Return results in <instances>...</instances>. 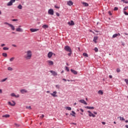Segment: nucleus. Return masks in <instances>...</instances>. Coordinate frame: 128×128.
I'll list each match as a JSON object with an SVG mask.
<instances>
[{"instance_id": "f257e3e1", "label": "nucleus", "mask_w": 128, "mask_h": 128, "mask_svg": "<svg viewBox=\"0 0 128 128\" xmlns=\"http://www.w3.org/2000/svg\"><path fill=\"white\" fill-rule=\"evenodd\" d=\"M32 51L30 50H28L26 52V55L24 56L26 60H30L32 58Z\"/></svg>"}, {"instance_id": "f03ea898", "label": "nucleus", "mask_w": 128, "mask_h": 128, "mask_svg": "<svg viewBox=\"0 0 128 128\" xmlns=\"http://www.w3.org/2000/svg\"><path fill=\"white\" fill-rule=\"evenodd\" d=\"M64 50H66V52H72V48L68 46H65Z\"/></svg>"}, {"instance_id": "7ed1b4c3", "label": "nucleus", "mask_w": 128, "mask_h": 128, "mask_svg": "<svg viewBox=\"0 0 128 128\" xmlns=\"http://www.w3.org/2000/svg\"><path fill=\"white\" fill-rule=\"evenodd\" d=\"M16 2V0H10V2H9L7 4L8 6H12V4Z\"/></svg>"}, {"instance_id": "20e7f679", "label": "nucleus", "mask_w": 128, "mask_h": 128, "mask_svg": "<svg viewBox=\"0 0 128 128\" xmlns=\"http://www.w3.org/2000/svg\"><path fill=\"white\" fill-rule=\"evenodd\" d=\"M56 94H58V92H56V91H54L53 92V93H51L50 94L52 96H54V98H56L58 97Z\"/></svg>"}, {"instance_id": "39448f33", "label": "nucleus", "mask_w": 128, "mask_h": 128, "mask_svg": "<svg viewBox=\"0 0 128 128\" xmlns=\"http://www.w3.org/2000/svg\"><path fill=\"white\" fill-rule=\"evenodd\" d=\"M48 14H50L51 16H54V10L50 9L48 10Z\"/></svg>"}, {"instance_id": "423d86ee", "label": "nucleus", "mask_w": 128, "mask_h": 128, "mask_svg": "<svg viewBox=\"0 0 128 128\" xmlns=\"http://www.w3.org/2000/svg\"><path fill=\"white\" fill-rule=\"evenodd\" d=\"M52 54H54V56H56V54L52 53V52H50L48 53V56L49 58H52Z\"/></svg>"}, {"instance_id": "0eeeda50", "label": "nucleus", "mask_w": 128, "mask_h": 128, "mask_svg": "<svg viewBox=\"0 0 128 128\" xmlns=\"http://www.w3.org/2000/svg\"><path fill=\"white\" fill-rule=\"evenodd\" d=\"M12 102H8V104H9V106H16V102H14V101H12Z\"/></svg>"}, {"instance_id": "6e6552de", "label": "nucleus", "mask_w": 128, "mask_h": 128, "mask_svg": "<svg viewBox=\"0 0 128 128\" xmlns=\"http://www.w3.org/2000/svg\"><path fill=\"white\" fill-rule=\"evenodd\" d=\"M88 112L89 116H92V118H96V115L94 114L90 111L88 110Z\"/></svg>"}, {"instance_id": "1a4fd4ad", "label": "nucleus", "mask_w": 128, "mask_h": 128, "mask_svg": "<svg viewBox=\"0 0 128 128\" xmlns=\"http://www.w3.org/2000/svg\"><path fill=\"white\" fill-rule=\"evenodd\" d=\"M47 62L48 64V65H49V66H54V62H52L50 60H48Z\"/></svg>"}, {"instance_id": "9d476101", "label": "nucleus", "mask_w": 128, "mask_h": 128, "mask_svg": "<svg viewBox=\"0 0 128 128\" xmlns=\"http://www.w3.org/2000/svg\"><path fill=\"white\" fill-rule=\"evenodd\" d=\"M50 72L51 74H52V76H58V73H56V72L54 70H50Z\"/></svg>"}, {"instance_id": "9b49d317", "label": "nucleus", "mask_w": 128, "mask_h": 128, "mask_svg": "<svg viewBox=\"0 0 128 128\" xmlns=\"http://www.w3.org/2000/svg\"><path fill=\"white\" fill-rule=\"evenodd\" d=\"M68 24L69 26H74V22L73 20H71L70 22H68Z\"/></svg>"}, {"instance_id": "f8f14e48", "label": "nucleus", "mask_w": 128, "mask_h": 128, "mask_svg": "<svg viewBox=\"0 0 128 128\" xmlns=\"http://www.w3.org/2000/svg\"><path fill=\"white\" fill-rule=\"evenodd\" d=\"M11 96H14V98H20V95L19 94H17L16 95V94H14V93H12L11 94Z\"/></svg>"}, {"instance_id": "ddd939ff", "label": "nucleus", "mask_w": 128, "mask_h": 128, "mask_svg": "<svg viewBox=\"0 0 128 128\" xmlns=\"http://www.w3.org/2000/svg\"><path fill=\"white\" fill-rule=\"evenodd\" d=\"M30 32H38V28H30Z\"/></svg>"}, {"instance_id": "4468645a", "label": "nucleus", "mask_w": 128, "mask_h": 128, "mask_svg": "<svg viewBox=\"0 0 128 128\" xmlns=\"http://www.w3.org/2000/svg\"><path fill=\"white\" fill-rule=\"evenodd\" d=\"M80 102H81V104H88V103L86 102V100H79Z\"/></svg>"}, {"instance_id": "2eb2a0df", "label": "nucleus", "mask_w": 128, "mask_h": 128, "mask_svg": "<svg viewBox=\"0 0 128 128\" xmlns=\"http://www.w3.org/2000/svg\"><path fill=\"white\" fill-rule=\"evenodd\" d=\"M98 37L94 36L93 42H95V44H96V42H97L96 40H98Z\"/></svg>"}, {"instance_id": "dca6fc26", "label": "nucleus", "mask_w": 128, "mask_h": 128, "mask_svg": "<svg viewBox=\"0 0 128 128\" xmlns=\"http://www.w3.org/2000/svg\"><path fill=\"white\" fill-rule=\"evenodd\" d=\"M20 92L22 94H26V92H28V90H26L25 89H22L20 90Z\"/></svg>"}, {"instance_id": "f3484780", "label": "nucleus", "mask_w": 128, "mask_h": 128, "mask_svg": "<svg viewBox=\"0 0 128 128\" xmlns=\"http://www.w3.org/2000/svg\"><path fill=\"white\" fill-rule=\"evenodd\" d=\"M73 4L74 3L71 0L68 1L67 3V4L70 6H72Z\"/></svg>"}, {"instance_id": "a211bd4d", "label": "nucleus", "mask_w": 128, "mask_h": 128, "mask_svg": "<svg viewBox=\"0 0 128 128\" xmlns=\"http://www.w3.org/2000/svg\"><path fill=\"white\" fill-rule=\"evenodd\" d=\"M70 71L74 74H78V72H76V70L71 69Z\"/></svg>"}, {"instance_id": "6ab92c4d", "label": "nucleus", "mask_w": 128, "mask_h": 128, "mask_svg": "<svg viewBox=\"0 0 128 128\" xmlns=\"http://www.w3.org/2000/svg\"><path fill=\"white\" fill-rule=\"evenodd\" d=\"M85 108H88V110H94V107H93V106H87Z\"/></svg>"}, {"instance_id": "aec40b11", "label": "nucleus", "mask_w": 128, "mask_h": 128, "mask_svg": "<svg viewBox=\"0 0 128 128\" xmlns=\"http://www.w3.org/2000/svg\"><path fill=\"white\" fill-rule=\"evenodd\" d=\"M9 26L11 28L12 30H16L14 28V25L12 24H9Z\"/></svg>"}, {"instance_id": "412c9836", "label": "nucleus", "mask_w": 128, "mask_h": 128, "mask_svg": "<svg viewBox=\"0 0 128 128\" xmlns=\"http://www.w3.org/2000/svg\"><path fill=\"white\" fill-rule=\"evenodd\" d=\"M98 94H101V96H102L104 94V92H102V90H100L98 92Z\"/></svg>"}, {"instance_id": "4be33fe9", "label": "nucleus", "mask_w": 128, "mask_h": 128, "mask_svg": "<svg viewBox=\"0 0 128 128\" xmlns=\"http://www.w3.org/2000/svg\"><path fill=\"white\" fill-rule=\"evenodd\" d=\"M16 32H22V28H17L16 29Z\"/></svg>"}, {"instance_id": "5701e85b", "label": "nucleus", "mask_w": 128, "mask_h": 128, "mask_svg": "<svg viewBox=\"0 0 128 128\" xmlns=\"http://www.w3.org/2000/svg\"><path fill=\"white\" fill-rule=\"evenodd\" d=\"M72 114L71 113L70 114V116H76V112H74V111H72Z\"/></svg>"}, {"instance_id": "b1692460", "label": "nucleus", "mask_w": 128, "mask_h": 128, "mask_svg": "<svg viewBox=\"0 0 128 128\" xmlns=\"http://www.w3.org/2000/svg\"><path fill=\"white\" fill-rule=\"evenodd\" d=\"M42 28H48V26L46 25V24H44L42 26Z\"/></svg>"}, {"instance_id": "393cba45", "label": "nucleus", "mask_w": 128, "mask_h": 128, "mask_svg": "<svg viewBox=\"0 0 128 128\" xmlns=\"http://www.w3.org/2000/svg\"><path fill=\"white\" fill-rule=\"evenodd\" d=\"M82 56H86V58H88V54L86 53H83Z\"/></svg>"}, {"instance_id": "a878e982", "label": "nucleus", "mask_w": 128, "mask_h": 128, "mask_svg": "<svg viewBox=\"0 0 128 128\" xmlns=\"http://www.w3.org/2000/svg\"><path fill=\"white\" fill-rule=\"evenodd\" d=\"M18 8L19 10H22V4H19L18 6Z\"/></svg>"}, {"instance_id": "bb28decb", "label": "nucleus", "mask_w": 128, "mask_h": 128, "mask_svg": "<svg viewBox=\"0 0 128 128\" xmlns=\"http://www.w3.org/2000/svg\"><path fill=\"white\" fill-rule=\"evenodd\" d=\"M2 56L5 58H6V56H8V54L6 53H2Z\"/></svg>"}, {"instance_id": "cd10ccee", "label": "nucleus", "mask_w": 128, "mask_h": 128, "mask_svg": "<svg viewBox=\"0 0 128 128\" xmlns=\"http://www.w3.org/2000/svg\"><path fill=\"white\" fill-rule=\"evenodd\" d=\"M2 118H10V114H6L2 116Z\"/></svg>"}, {"instance_id": "c85d7f7f", "label": "nucleus", "mask_w": 128, "mask_h": 128, "mask_svg": "<svg viewBox=\"0 0 128 128\" xmlns=\"http://www.w3.org/2000/svg\"><path fill=\"white\" fill-rule=\"evenodd\" d=\"M83 4L84 6H88V4L86 2H83Z\"/></svg>"}, {"instance_id": "c756f323", "label": "nucleus", "mask_w": 128, "mask_h": 128, "mask_svg": "<svg viewBox=\"0 0 128 128\" xmlns=\"http://www.w3.org/2000/svg\"><path fill=\"white\" fill-rule=\"evenodd\" d=\"M14 57H12L10 59V62H14Z\"/></svg>"}, {"instance_id": "7c9ffc66", "label": "nucleus", "mask_w": 128, "mask_h": 128, "mask_svg": "<svg viewBox=\"0 0 128 128\" xmlns=\"http://www.w3.org/2000/svg\"><path fill=\"white\" fill-rule=\"evenodd\" d=\"M3 50H8V48L4 47Z\"/></svg>"}, {"instance_id": "2f4dec72", "label": "nucleus", "mask_w": 128, "mask_h": 128, "mask_svg": "<svg viewBox=\"0 0 128 128\" xmlns=\"http://www.w3.org/2000/svg\"><path fill=\"white\" fill-rule=\"evenodd\" d=\"M66 110H72V108L70 107H66Z\"/></svg>"}, {"instance_id": "473e14b6", "label": "nucleus", "mask_w": 128, "mask_h": 128, "mask_svg": "<svg viewBox=\"0 0 128 128\" xmlns=\"http://www.w3.org/2000/svg\"><path fill=\"white\" fill-rule=\"evenodd\" d=\"M56 88H58V90H60V86L59 84L56 85Z\"/></svg>"}, {"instance_id": "72a5a7b5", "label": "nucleus", "mask_w": 128, "mask_h": 128, "mask_svg": "<svg viewBox=\"0 0 128 128\" xmlns=\"http://www.w3.org/2000/svg\"><path fill=\"white\" fill-rule=\"evenodd\" d=\"M94 50L96 52H98V48H95Z\"/></svg>"}, {"instance_id": "f704fd0d", "label": "nucleus", "mask_w": 128, "mask_h": 128, "mask_svg": "<svg viewBox=\"0 0 128 128\" xmlns=\"http://www.w3.org/2000/svg\"><path fill=\"white\" fill-rule=\"evenodd\" d=\"M120 120H125L124 118L123 117H121V116L120 117Z\"/></svg>"}, {"instance_id": "c9c22d12", "label": "nucleus", "mask_w": 128, "mask_h": 128, "mask_svg": "<svg viewBox=\"0 0 128 128\" xmlns=\"http://www.w3.org/2000/svg\"><path fill=\"white\" fill-rule=\"evenodd\" d=\"M116 36H118V34H114L112 36V38H116Z\"/></svg>"}, {"instance_id": "e433bc0d", "label": "nucleus", "mask_w": 128, "mask_h": 128, "mask_svg": "<svg viewBox=\"0 0 128 128\" xmlns=\"http://www.w3.org/2000/svg\"><path fill=\"white\" fill-rule=\"evenodd\" d=\"M70 53H68V56H72V51H71V52H69Z\"/></svg>"}, {"instance_id": "4c0bfd02", "label": "nucleus", "mask_w": 128, "mask_h": 128, "mask_svg": "<svg viewBox=\"0 0 128 128\" xmlns=\"http://www.w3.org/2000/svg\"><path fill=\"white\" fill-rule=\"evenodd\" d=\"M6 80H8V78H5L4 79H2L1 82H6Z\"/></svg>"}, {"instance_id": "58836bf2", "label": "nucleus", "mask_w": 128, "mask_h": 128, "mask_svg": "<svg viewBox=\"0 0 128 128\" xmlns=\"http://www.w3.org/2000/svg\"><path fill=\"white\" fill-rule=\"evenodd\" d=\"M66 70L67 72H70V69L68 68V67L66 66Z\"/></svg>"}, {"instance_id": "ea45409f", "label": "nucleus", "mask_w": 128, "mask_h": 128, "mask_svg": "<svg viewBox=\"0 0 128 128\" xmlns=\"http://www.w3.org/2000/svg\"><path fill=\"white\" fill-rule=\"evenodd\" d=\"M8 70H10V71H12V68L11 67H8Z\"/></svg>"}, {"instance_id": "a19ab883", "label": "nucleus", "mask_w": 128, "mask_h": 128, "mask_svg": "<svg viewBox=\"0 0 128 128\" xmlns=\"http://www.w3.org/2000/svg\"><path fill=\"white\" fill-rule=\"evenodd\" d=\"M117 72H120V68H117L116 70Z\"/></svg>"}, {"instance_id": "79ce46f5", "label": "nucleus", "mask_w": 128, "mask_h": 128, "mask_svg": "<svg viewBox=\"0 0 128 128\" xmlns=\"http://www.w3.org/2000/svg\"><path fill=\"white\" fill-rule=\"evenodd\" d=\"M124 82H126V84H128V79H125Z\"/></svg>"}, {"instance_id": "37998d69", "label": "nucleus", "mask_w": 128, "mask_h": 128, "mask_svg": "<svg viewBox=\"0 0 128 128\" xmlns=\"http://www.w3.org/2000/svg\"><path fill=\"white\" fill-rule=\"evenodd\" d=\"M124 14H125L126 16H128V12H126V11H124Z\"/></svg>"}, {"instance_id": "c03bdc74", "label": "nucleus", "mask_w": 128, "mask_h": 128, "mask_svg": "<svg viewBox=\"0 0 128 128\" xmlns=\"http://www.w3.org/2000/svg\"><path fill=\"white\" fill-rule=\"evenodd\" d=\"M128 6H126L124 8V10H128Z\"/></svg>"}, {"instance_id": "a18cd8bd", "label": "nucleus", "mask_w": 128, "mask_h": 128, "mask_svg": "<svg viewBox=\"0 0 128 128\" xmlns=\"http://www.w3.org/2000/svg\"><path fill=\"white\" fill-rule=\"evenodd\" d=\"M44 118V114H42V115L40 116V118Z\"/></svg>"}, {"instance_id": "49530a36", "label": "nucleus", "mask_w": 128, "mask_h": 128, "mask_svg": "<svg viewBox=\"0 0 128 128\" xmlns=\"http://www.w3.org/2000/svg\"><path fill=\"white\" fill-rule=\"evenodd\" d=\"M4 24H8V26H10V24H9V23H8V22H5L4 23Z\"/></svg>"}, {"instance_id": "de8ad7c7", "label": "nucleus", "mask_w": 128, "mask_h": 128, "mask_svg": "<svg viewBox=\"0 0 128 128\" xmlns=\"http://www.w3.org/2000/svg\"><path fill=\"white\" fill-rule=\"evenodd\" d=\"M118 10V7H115L114 8V10Z\"/></svg>"}, {"instance_id": "09e8293b", "label": "nucleus", "mask_w": 128, "mask_h": 128, "mask_svg": "<svg viewBox=\"0 0 128 128\" xmlns=\"http://www.w3.org/2000/svg\"><path fill=\"white\" fill-rule=\"evenodd\" d=\"M14 124L17 128H18V126H20V124Z\"/></svg>"}, {"instance_id": "8fccbe9b", "label": "nucleus", "mask_w": 128, "mask_h": 128, "mask_svg": "<svg viewBox=\"0 0 128 128\" xmlns=\"http://www.w3.org/2000/svg\"><path fill=\"white\" fill-rule=\"evenodd\" d=\"M26 108H30V110H32V107H30V106H26Z\"/></svg>"}, {"instance_id": "3c124183", "label": "nucleus", "mask_w": 128, "mask_h": 128, "mask_svg": "<svg viewBox=\"0 0 128 128\" xmlns=\"http://www.w3.org/2000/svg\"><path fill=\"white\" fill-rule=\"evenodd\" d=\"M54 8H60V6H54Z\"/></svg>"}, {"instance_id": "603ef678", "label": "nucleus", "mask_w": 128, "mask_h": 128, "mask_svg": "<svg viewBox=\"0 0 128 128\" xmlns=\"http://www.w3.org/2000/svg\"><path fill=\"white\" fill-rule=\"evenodd\" d=\"M17 20H16V19H13V20H12V22H17Z\"/></svg>"}, {"instance_id": "864d4df0", "label": "nucleus", "mask_w": 128, "mask_h": 128, "mask_svg": "<svg viewBox=\"0 0 128 128\" xmlns=\"http://www.w3.org/2000/svg\"><path fill=\"white\" fill-rule=\"evenodd\" d=\"M56 16H60V14L58 12H56Z\"/></svg>"}, {"instance_id": "5fc2aeb1", "label": "nucleus", "mask_w": 128, "mask_h": 128, "mask_svg": "<svg viewBox=\"0 0 128 128\" xmlns=\"http://www.w3.org/2000/svg\"><path fill=\"white\" fill-rule=\"evenodd\" d=\"M12 46H14V48H16V44H12Z\"/></svg>"}, {"instance_id": "6e6d98bb", "label": "nucleus", "mask_w": 128, "mask_h": 128, "mask_svg": "<svg viewBox=\"0 0 128 128\" xmlns=\"http://www.w3.org/2000/svg\"><path fill=\"white\" fill-rule=\"evenodd\" d=\"M80 110L82 112H84V110L82 108H80Z\"/></svg>"}, {"instance_id": "4d7b16f0", "label": "nucleus", "mask_w": 128, "mask_h": 128, "mask_svg": "<svg viewBox=\"0 0 128 128\" xmlns=\"http://www.w3.org/2000/svg\"><path fill=\"white\" fill-rule=\"evenodd\" d=\"M110 78H112V75L109 76Z\"/></svg>"}, {"instance_id": "13d9d810", "label": "nucleus", "mask_w": 128, "mask_h": 128, "mask_svg": "<svg viewBox=\"0 0 128 128\" xmlns=\"http://www.w3.org/2000/svg\"><path fill=\"white\" fill-rule=\"evenodd\" d=\"M6 46V44H1V46Z\"/></svg>"}, {"instance_id": "bf43d9fd", "label": "nucleus", "mask_w": 128, "mask_h": 128, "mask_svg": "<svg viewBox=\"0 0 128 128\" xmlns=\"http://www.w3.org/2000/svg\"><path fill=\"white\" fill-rule=\"evenodd\" d=\"M94 114H98V112H94Z\"/></svg>"}, {"instance_id": "052dcab7", "label": "nucleus", "mask_w": 128, "mask_h": 128, "mask_svg": "<svg viewBox=\"0 0 128 128\" xmlns=\"http://www.w3.org/2000/svg\"><path fill=\"white\" fill-rule=\"evenodd\" d=\"M108 14H110V16H112V12H108Z\"/></svg>"}, {"instance_id": "680f3d73", "label": "nucleus", "mask_w": 128, "mask_h": 128, "mask_svg": "<svg viewBox=\"0 0 128 128\" xmlns=\"http://www.w3.org/2000/svg\"><path fill=\"white\" fill-rule=\"evenodd\" d=\"M102 123L103 124H106V122H102Z\"/></svg>"}, {"instance_id": "e2e57ef3", "label": "nucleus", "mask_w": 128, "mask_h": 128, "mask_svg": "<svg viewBox=\"0 0 128 128\" xmlns=\"http://www.w3.org/2000/svg\"><path fill=\"white\" fill-rule=\"evenodd\" d=\"M62 80H64V82H66V79H64V78H63V79H62Z\"/></svg>"}, {"instance_id": "0e129e2a", "label": "nucleus", "mask_w": 128, "mask_h": 128, "mask_svg": "<svg viewBox=\"0 0 128 128\" xmlns=\"http://www.w3.org/2000/svg\"><path fill=\"white\" fill-rule=\"evenodd\" d=\"M116 34H117V36H120V33Z\"/></svg>"}, {"instance_id": "69168bd1", "label": "nucleus", "mask_w": 128, "mask_h": 128, "mask_svg": "<svg viewBox=\"0 0 128 128\" xmlns=\"http://www.w3.org/2000/svg\"><path fill=\"white\" fill-rule=\"evenodd\" d=\"M124 3H125V4H128V1H125V2H124Z\"/></svg>"}, {"instance_id": "338daca9", "label": "nucleus", "mask_w": 128, "mask_h": 128, "mask_svg": "<svg viewBox=\"0 0 128 128\" xmlns=\"http://www.w3.org/2000/svg\"><path fill=\"white\" fill-rule=\"evenodd\" d=\"M70 82H76V80H70Z\"/></svg>"}, {"instance_id": "774afa93", "label": "nucleus", "mask_w": 128, "mask_h": 128, "mask_svg": "<svg viewBox=\"0 0 128 128\" xmlns=\"http://www.w3.org/2000/svg\"><path fill=\"white\" fill-rule=\"evenodd\" d=\"M126 128H128V125H126Z\"/></svg>"}]
</instances>
